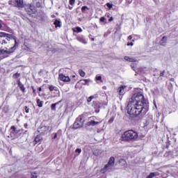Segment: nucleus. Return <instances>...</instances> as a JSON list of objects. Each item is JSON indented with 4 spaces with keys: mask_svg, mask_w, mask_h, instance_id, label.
I'll return each instance as SVG.
<instances>
[{
    "mask_svg": "<svg viewBox=\"0 0 178 178\" xmlns=\"http://www.w3.org/2000/svg\"><path fill=\"white\" fill-rule=\"evenodd\" d=\"M127 110L131 116L144 118L148 112L147 100L141 92L135 93L127 106Z\"/></svg>",
    "mask_w": 178,
    "mask_h": 178,
    "instance_id": "f257e3e1",
    "label": "nucleus"
},
{
    "mask_svg": "<svg viewBox=\"0 0 178 178\" xmlns=\"http://www.w3.org/2000/svg\"><path fill=\"white\" fill-rule=\"evenodd\" d=\"M17 40L13 35L0 32V55L2 58H9L17 49Z\"/></svg>",
    "mask_w": 178,
    "mask_h": 178,
    "instance_id": "f03ea898",
    "label": "nucleus"
},
{
    "mask_svg": "<svg viewBox=\"0 0 178 178\" xmlns=\"http://www.w3.org/2000/svg\"><path fill=\"white\" fill-rule=\"evenodd\" d=\"M138 140V134L133 130H128L121 136V141L125 143H134Z\"/></svg>",
    "mask_w": 178,
    "mask_h": 178,
    "instance_id": "7ed1b4c3",
    "label": "nucleus"
},
{
    "mask_svg": "<svg viewBox=\"0 0 178 178\" xmlns=\"http://www.w3.org/2000/svg\"><path fill=\"white\" fill-rule=\"evenodd\" d=\"M83 126H84L83 119H81V117H78L73 124V129H80L81 127H83Z\"/></svg>",
    "mask_w": 178,
    "mask_h": 178,
    "instance_id": "20e7f679",
    "label": "nucleus"
},
{
    "mask_svg": "<svg viewBox=\"0 0 178 178\" xmlns=\"http://www.w3.org/2000/svg\"><path fill=\"white\" fill-rule=\"evenodd\" d=\"M38 133H40L42 136H45V134H48L49 131H51L49 126H41L38 129Z\"/></svg>",
    "mask_w": 178,
    "mask_h": 178,
    "instance_id": "39448f33",
    "label": "nucleus"
},
{
    "mask_svg": "<svg viewBox=\"0 0 178 178\" xmlns=\"http://www.w3.org/2000/svg\"><path fill=\"white\" fill-rule=\"evenodd\" d=\"M26 12L31 17H35V16H37V8H35V7L30 6L26 8Z\"/></svg>",
    "mask_w": 178,
    "mask_h": 178,
    "instance_id": "423d86ee",
    "label": "nucleus"
},
{
    "mask_svg": "<svg viewBox=\"0 0 178 178\" xmlns=\"http://www.w3.org/2000/svg\"><path fill=\"white\" fill-rule=\"evenodd\" d=\"M90 120L89 122H87V126L90 127V126H97L98 124H99V122L98 121H95V120L97 119V117H90Z\"/></svg>",
    "mask_w": 178,
    "mask_h": 178,
    "instance_id": "0eeeda50",
    "label": "nucleus"
},
{
    "mask_svg": "<svg viewBox=\"0 0 178 178\" xmlns=\"http://www.w3.org/2000/svg\"><path fill=\"white\" fill-rule=\"evenodd\" d=\"M58 77L61 81H64L65 83H69V81H70V78L67 76H65L63 74H59Z\"/></svg>",
    "mask_w": 178,
    "mask_h": 178,
    "instance_id": "6e6552de",
    "label": "nucleus"
},
{
    "mask_svg": "<svg viewBox=\"0 0 178 178\" xmlns=\"http://www.w3.org/2000/svg\"><path fill=\"white\" fill-rule=\"evenodd\" d=\"M127 88V86H121L120 87H119L118 88V92L119 95H124Z\"/></svg>",
    "mask_w": 178,
    "mask_h": 178,
    "instance_id": "1a4fd4ad",
    "label": "nucleus"
},
{
    "mask_svg": "<svg viewBox=\"0 0 178 178\" xmlns=\"http://www.w3.org/2000/svg\"><path fill=\"white\" fill-rule=\"evenodd\" d=\"M168 43V37L163 36L162 39L160 40V45L162 47H165L166 44Z\"/></svg>",
    "mask_w": 178,
    "mask_h": 178,
    "instance_id": "9d476101",
    "label": "nucleus"
},
{
    "mask_svg": "<svg viewBox=\"0 0 178 178\" xmlns=\"http://www.w3.org/2000/svg\"><path fill=\"white\" fill-rule=\"evenodd\" d=\"M15 6L22 8L23 6V0H15Z\"/></svg>",
    "mask_w": 178,
    "mask_h": 178,
    "instance_id": "9b49d317",
    "label": "nucleus"
},
{
    "mask_svg": "<svg viewBox=\"0 0 178 178\" xmlns=\"http://www.w3.org/2000/svg\"><path fill=\"white\" fill-rule=\"evenodd\" d=\"M124 59L128 62H137V59L133 57L124 56Z\"/></svg>",
    "mask_w": 178,
    "mask_h": 178,
    "instance_id": "f8f14e48",
    "label": "nucleus"
},
{
    "mask_svg": "<svg viewBox=\"0 0 178 178\" xmlns=\"http://www.w3.org/2000/svg\"><path fill=\"white\" fill-rule=\"evenodd\" d=\"M18 87H19L21 91H22V92H24L26 91V88H24V85H23V83H22V82H20V81H18Z\"/></svg>",
    "mask_w": 178,
    "mask_h": 178,
    "instance_id": "ddd939ff",
    "label": "nucleus"
},
{
    "mask_svg": "<svg viewBox=\"0 0 178 178\" xmlns=\"http://www.w3.org/2000/svg\"><path fill=\"white\" fill-rule=\"evenodd\" d=\"M60 102H62V100L56 102V104H51V111H56V106L59 105V104H60Z\"/></svg>",
    "mask_w": 178,
    "mask_h": 178,
    "instance_id": "4468645a",
    "label": "nucleus"
},
{
    "mask_svg": "<svg viewBox=\"0 0 178 178\" xmlns=\"http://www.w3.org/2000/svg\"><path fill=\"white\" fill-rule=\"evenodd\" d=\"M41 140H42V136L40 135H38L35 138L34 141L35 142V143L37 144V143H40V141H41Z\"/></svg>",
    "mask_w": 178,
    "mask_h": 178,
    "instance_id": "2eb2a0df",
    "label": "nucleus"
},
{
    "mask_svg": "<svg viewBox=\"0 0 178 178\" xmlns=\"http://www.w3.org/2000/svg\"><path fill=\"white\" fill-rule=\"evenodd\" d=\"M108 163L109 165H112L113 166H115V157H111Z\"/></svg>",
    "mask_w": 178,
    "mask_h": 178,
    "instance_id": "dca6fc26",
    "label": "nucleus"
},
{
    "mask_svg": "<svg viewBox=\"0 0 178 178\" xmlns=\"http://www.w3.org/2000/svg\"><path fill=\"white\" fill-rule=\"evenodd\" d=\"M105 167H106V170H108V172H111V170H112V169H113V165H112V164L107 163L105 165Z\"/></svg>",
    "mask_w": 178,
    "mask_h": 178,
    "instance_id": "f3484780",
    "label": "nucleus"
},
{
    "mask_svg": "<svg viewBox=\"0 0 178 178\" xmlns=\"http://www.w3.org/2000/svg\"><path fill=\"white\" fill-rule=\"evenodd\" d=\"M79 82L81 83V84L86 86V84H87L88 83H90V80L89 79H82V80L79 81Z\"/></svg>",
    "mask_w": 178,
    "mask_h": 178,
    "instance_id": "a211bd4d",
    "label": "nucleus"
},
{
    "mask_svg": "<svg viewBox=\"0 0 178 178\" xmlns=\"http://www.w3.org/2000/svg\"><path fill=\"white\" fill-rule=\"evenodd\" d=\"M36 102H37L38 106L39 108H42V105H43V104H44V102L40 101V99H38Z\"/></svg>",
    "mask_w": 178,
    "mask_h": 178,
    "instance_id": "6ab92c4d",
    "label": "nucleus"
},
{
    "mask_svg": "<svg viewBox=\"0 0 178 178\" xmlns=\"http://www.w3.org/2000/svg\"><path fill=\"white\" fill-rule=\"evenodd\" d=\"M55 27H60V21L56 19L54 22Z\"/></svg>",
    "mask_w": 178,
    "mask_h": 178,
    "instance_id": "aec40b11",
    "label": "nucleus"
},
{
    "mask_svg": "<svg viewBox=\"0 0 178 178\" xmlns=\"http://www.w3.org/2000/svg\"><path fill=\"white\" fill-rule=\"evenodd\" d=\"M78 41H79V42H82V44H87V41L83 38H79Z\"/></svg>",
    "mask_w": 178,
    "mask_h": 178,
    "instance_id": "412c9836",
    "label": "nucleus"
},
{
    "mask_svg": "<svg viewBox=\"0 0 178 178\" xmlns=\"http://www.w3.org/2000/svg\"><path fill=\"white\" fill-rule=\"evenodd\" d=\"M74 31L75 33H81V31H83V29H81V28L80 27H76L74 29Z\"/></svg>",
    "mask_w": 178,
    "mask_h": 178,
    "instance_id": "4be33fe9",
    "label": "nucleus"
},
{
    "mask_svg": "<svg viewBox=\"0 0 178 178\" xmlns=\"http://www.w3.org/2000/svg\"><path fill=\"white\" fill-rule=\"evenodd\" d=\"M49 88L50 91H58V88L54 86H50Z\"/></svg>",
    "mask_w": 178,
    "mask_h": 178,
    "instance_id": "5701e85b",
    "label": "nucleus"
},
{
    "mask_svg": "<svg viewBox=\"0 0 178 178\" xmlns=\"http://www.w3.org/2000/svg\"><path fill=\"white\" fill-rule=\"evenodd\" d=\"M89 8L88 6H85L81 8V11L83 13H86V10H88Z\"/></svg>",
    "mask_w": 178,
    "mask_h": 178,
    "instance_id": "b1692460",
    "label": "nucleus"
},
{
    "mask_svg": "<svg viewBox=\"0 0 178 178\" xmlns=\"http://www.w3.org/2000/svg\"><path fill=\"white\" fill-rule=\"evenodd\" d=\"M79 75L81 76V77H84V76H86V72H84V71L79 70Z\"/></svg>",
    "mask_w": 178,
    "mask_h": 178,
    "instance_id": "393cba45",
    "label": "nucleus"
},
{
    "mask_svg": "<svg viewBox=\"0 0 178 178\" xmlns=\"http://www.w3.org/2000/svg\"><path fill=\"white\" fill-rule=\"evenodd\" d=\"M13 79H19V77H20V74L17 72L13 74Z\"/></svg>",
    "mask_w": 178,
    "mask_h": 178,
    "instance_id": "a878e982",
    "label": "nucleus"
},
{
    "mask_svg": "<svg viewBox=\"0 0 178 178\" xmlns=\"http://www.w3.org/2000/svg\"><path fill=\"white\" fill-rule=\"evenodd\" d=\"M10 130H11V134H13L16 133V127H15V126L11 127Z\"/></svg>",
    "mask_w": 178,
    "mask_h": 178,
    "instance_id": "bb28decb",
    "label": "nucleus"
},
{
    "mask_svg": "<svg viewBox=\"0 0 178 178\" xmlns=\"http://www.w3.org/2000/svg\"><path fill=\"white\" fill-rule=\"evenodd\" d=\"M100 172H101V173H105V172H108V170L106 169V167L104 166V168L101 169Z\"/></svg>",
    "mask_w": 178,
    "mask_h": 178,
    "instance_id": "cd10ccee",
    "label": "nucleus"
},
{
    "mask_svg": "<svg viewBox=\"0 0 178 178\" xmlns=\"http://www.w3.org/2000/svg\"><path fill=\"white\" fill-rule=\"evenodd\" d=\"M95 97L94 96H90L88 98L87 102H91L92 99H94Z\"/></svg>",
    "mask_w": 178,
    "mask_h": 178,
    "instance_id": "c85d7f7f",
    "label": "nucleus"
},
{
    "mask_svg": "<svg viewBox=\"0 0 178 178\" xmlns=\"http://www.w3.org/2000/svg\"><path fill=\"white\" fill-rule=\"evenodd\" d=\"M106 6L108 8H109L110 9H112V8H113V4L111 3H106Z\"/></svg>",
    "mask_w": 178,
    "mask_h": 178,
    "instance_id": "c756f323",
    "label": "nucleus"
},
{
    "mask_svg": "<svg viewBox=\"0 0 178 178\" xmlns=\"http://www.w3.org/2000/svg\"><path fill=\"white\" fill-rule=\"evenodd\" d=\"M93 106L95 108H99V104H98L97 102H93Z\"/></svg>",
    "mask_w": 178,
    "mask_h": 178,
    "instance_id": "7c9ffc66",
    "label": "nucleus"
},
{
    "mask_svg": "<svg viewBox=\"0 0 178 178\" xmlns=\"http://www.w3.org/2000/svg\"><path fill=\"white\" fill-rule=\"evenodd\" d=\"M24 110L26 113H29V112H30V108L27 106H24Z\"/></svg>",
    "mask_w": 178,
    "mask_h": 178,
    "instance_id": "2f4dec72",
    "label": "nucleus"
},
{
    "mask_svg": "<svg viewBox=\"0 0 178 178\" xmlns=\"http://www.w3.org/2000/svg\"><path fill=\"white\" fill-rule=\"evenodd\" d=\"M136 66H137V64L133 63L131 65V69H133V70H136Z\"/></svg>",
    "mask_w": 178,
    "mask_h": 178,
    "instance_id": "473e14b6",
    "label": "nucleus"
},
{
    "mask_svg": "<svg viewBox=\"0 0 178 178\" xmlns=\"http://www.w3.org/2000/svg\"><path fill=\"white\" fill-rule=\"evenodd\" d=\"M155 177L154 175V172H151L146 178H154Z\"/></svg>",
    "mask_w": 178,
    "mask_h": 178,
    "instance_id": "72a5a7b5",
    "label": "nucleus"
},
{
    "mask_svg": "<svg viewBox=\"0 0 178 178\" xmlns=\"http://www.w3.org/2000/svg\"><path fill=\"white\" fill-rule=\"evenodd\" d=\"M75 2H76V0H70V4L72 5V6L74 5Z\"/></svg>",
    "mask_w": 178,
    "mask_h": 178,
    "instance_id": "f704fd0d",
    "label": "nucleus"
},
{
    "mask_svg": "<svg viewBox=\"0 0 178 178\" xmlns=\"http://www.w3.org/2000/svg\"><path fill=\"white\" fill-rule=\"evenodd\" d=\"M99 20L102 23H104L105 20H106V18H105L104 17H102Z\"/></svg>",
    "mask_w": 178,
    "mask_h": 178,
    "instance_id": "c9c22d12",
    "label": "nucleus"
},
{
    "mask_svg": "<svg viewBox=\"0 0 178 178\" xmlns=\"http://www.w3.org/2000/svg\"><path fill=\"white\" fill-rule=\"evenodd\" d=\"M96 80L97 81H101L102 80V77L101 76H96Z\"/></svg>",
    "mask_w": 178,
    "mask_h": 178,
    "instance_id": "e433bc0d",
    "label": "nucleus"
},
{
    "mask_svg": "<svg viewBox=\"0 0 178 178\" xmlns=\"http://www.w3.org/2000/svg\"><path fill=\"white\" fill-rule=\"evenodd\" d=\"M75 152H78V154H81V149L77 148V149L75 150Z\"/></svg>",
    "mask_w": 178,
    "mask_h": 178,
    "instance_id": "4c0bfd02",
    "label": "nucleus"
},
{
    "mask_svg": "<svg viewBox=\"0 0 178 178\" xmlns=\"http://www.w3.org/2000/svg\"><path fill=\"white\" fill-rule=\"evenodd\" d=\"M127 47H133V45H134V44L133 43V42H128L127 44Z\"/></svg>",
    "mask_w": 178,
    "mask_h": 178,
    "instance_id": "58836bf2",
    "label": "nucleus"
},
{
    "mask_svg": "<svg viewBox=\"0 0 178 178\" xmlns=\"http://www.w3.org/2000/svg\"><path fill=\"white\" fill-rule=\"evenodd\" d=\"M165 76V71H163L160 73V77H163Z\"/></svg>",
    "mask_w": 178,
    "mask_h": 178,
    "instance_id": "ea45409f",
    "label": "nucleus"
},
{
    "mask_svg": "<svg viewBox=\"0 0 178 178\" xmlns=\"http://www.w3.org/2000/svg\"><path fill=\"white\" fill-rule=\"evenodd\" d=\"M31 178H37V174L33 173V174L31 175Z\"/></svg>",
    "mask_w": 178,
    "mask_h": 178,
    "instance_id": "a19ab883",
    "label": "nucleus"
},
{
    "mask_svg": "<svg viewBox=\"0 0 178 178\" xmlns=\"http://www.w3.org/2000/svg\"><path fill=\"white\" fill-rule=\"evenodd\" d=\"M56 138H58V134L55 133L53 139L55 140Z\"/></svg>",
    "mask_w": 178,
    "mask_h": 178,
    "instance_id": "79ce46f5",
    "label": "nucleus"
},
{
    "mask_svg": "<svg viewBox=\"0 0 178 178\" xmlns=\"http://www.w3.org/2000/svg\"><path fill=\"white\" fill-rule=\"evenodd\" d=\"M113 118H111L109 120H108V123L109 124H111V123H113Z\"/></svg>",
    "mask_w": 178,
    "mask_h": 178,
    "instance_id": "37998d69",
    "label": "nucleus"
},
{
    "mask_svg": "<svg viewBox=\"0 0 178 178\" xmlns=\"http://www.w3.org/2000/svg\"><path fill=\"white\" fill-rule=\"evenodd\" d=\"M154 176H159V172H153Z\"/></svg>",
    "mask_w": 178,
    "mask_h": 178,
    "instance_id": "c03bdc74",
    "label": "nucleus"
},
{
    "mask_svg": "<svg viewBox=\"0 0 178 178\" xmlns=\"http://www.w3.org/2000/svg\"><path fill=\"white\" fill-rule=\"evenodd\" d=\"M31 88L33 90V92H34V94H35V89L34 88V86H31Z\"/></svg>",
    "mask_w": 178,
    "mask_h": 178,
    "instance_id": "a18cd8bd",
    "label": "nucleus"
},
{
    "mask_svg": "<svg viewBox=\"0 0 178 178\" xmlns=\"http://www.w3.org/2000/svg\"><path fill=\"white\" fill-rule=\"evenodd\" d=\"M108 22H113V17H111L109 18Z\"/></svg>",
    "mask_w": 178,
    "mask_h": 178,
    "instance_id": "49530a36",
    "label": "nucleus"
},
{
    "mask_svg": "<svg viewBox=\"0 0 178 178\" xmlns=\"http://www.w3.org/2000/svg\"><path fill=\"white\" fill-rule=\"evenodd\" d=\"M131 38H133V36H131V35H129V36H128V38H127V40H131Z\"/></svg>",
    "mask_w": 178,
    "mask_h": 178,
    "instance_id": "de8ad7c7",
    "label": "nucleus"
},
{
    "mask_svg": "<svg viewBox=\"0 0 178 178\" xmlns=\"http://www.w3.org/2000/svg\"><path fill=\"white\" fill-rule=\"evenodd\" d=\"M38 91H39V92H41L42 91V88H41V87H40V88H38Z\"/></svg>",
    "mask_w": 178,
    "mask_h": 178,
    "instance_id": "09e8293b",
    "label": "nucleus"
},
{
    "mask_svg": "<svg viewBox=\"0 0 178 178\" xmlns=\"http://www.w3.org/2000/svg\"><path fill=\"white\" fill-rule=\"evenodd\" d=\"M36 6H37V8H40V3H36Z\"/></svg>",
    "mask_w": 178,
    "mask_h": 178,
    "instance_id": "8fccbe9b",
    "label": "nucleus"
},
{
    "mask_svg": "<svg viewBox=\"0 0 178 178\" xmlns=\"http://www.w3.org/2000/svg\"><path fill=\"white\" fill-rule=\"evenodd\" d=\"M69 9H70V10H72V9H73V7L69 6Z\"/></svg>",
    "mask_w": 178,
    "mask_h": 178,
    "instance_id": "3c124183",
    "label": "nucleus"
},
{
    "mask_svg": "<svg viewBox=\"0 0 178 178\" xmlns=\"http://www.w3.org/2000/svg\"><path fill=\"white\" fill-rule=\"evenodd\" d=\"M24 127H25V129H27V124H24Z\"/></svg>",
    "mask_w": 178,
    "mask_h": 178,
    "instance_id": "603ef678",
    "label": "nucleus"
},
{
    "mask_svg": "<svg viewBox=\"0 0 178 178\" xmlns=\"http://www.w3.org/2000/svg\"><path fill=\"white\" fill-rule=\"evenodd\" d=\"M9 5H12V1H9Z\"/></svg>",
    "mask_w": 178,
    "mask_h": 178,
    "instance_id": "864d4df0",
    "label": "nucleus"
},
{
    "mask_svg": "<svg viewBox=\"0 0 178 178\" xmlns=\"http://www.w3.org/2000/svg\"><path fill=\"white\" fill-rule=\"evenodd\" d=\"M2 27V24L0 22V29Z\"/></svg>",
    "mask_w": 178,
    "mask_h": 178,
    "instance_id": "5fc2aeb1",
    "label": "nucleus"
},
{
    "mask_svg": "<svg viewBox=\"0 0 178 178\" xmlns=\"http://www.w3.org/2000/svg\"><path fill=\"white\" fill-rule=\"evenodd\" d=\"M51 17H55V15H52Z\"/></svg>",
    "mask_w": 178,
    "mask_h": 178,
    "instance_id": "6e6d98bb",
    "label": "nucleus"
},
{
    "mask_svg": "<svg viewBox=\"0 0 178 178\" xmlns=\"http://www.w3.org/2000/svg\"><path fill=\"white\" fill-rule=\"evenodd\" d=\"M42 20L44 21V18H42Z\"/></svg>",
    "mask_w": 178,
    "mask_h": 178,
    "instance_id": "4d7b16f0",
    "label": "nucleus"
},
{
    "mask_svg": "<svg viewBox=\"0 0 178 178\" xmlns=\"http://www.w3.org/2000/svg\"><path fill=\"white\" fill-rule=\"evenodd\" d=\"M155 106H156V104L154 103Z\"/></svg>",
    "mask_w": 178,
    "mask_h": 178,
    "instance_id": "13d9d810",
    "label": "nucleus"
},
{
    "mask_svg": "<svg viewBox=\"0 0 178 178\" xmlns=\"http://www.w3.org/2000/svg\"><path fill=\"white\" fill-rule=\"evenodd\" d=\"M44 17H47V16H45V15H44Z\"/></svg>",
    "mask_w": 178,
    "mask_h": 178,
    "instance_id": "bf43d9fd",
    "label": "nucleus"
}]
</instances>
